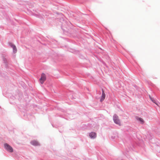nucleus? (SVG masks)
I'll return each mask as SVG.
<instances>
[{
  "label": "nucleus",
  "mask_w": 160,
  "mask_h": 160,
  "mask_svg": "<svg viewBox=\"0 0 160 160\" xmlns=\"http://www.w3.org/2000/svg\"><path fill=\"white\" fill-rule=\"evenodd\" d=\"M89 136L91 138H95L96 137V134L95 132H92L89 133Z\"/></svg>",
  "instance_id": "nucleus-5"
},
{
  "label": "nucleus",
  "mask_w": 160,
  "mask_h": 160,
  "mask_svg": "<svg viewBox=\"0 0 160 160\" xmlns=\"http://www.w3.org/2000/svg\"><path fill=\"white\" fill-rule=\"evenodd\" d=\"M149 97L151 99V100L153 102H154V101L153 100H152V98L150 96H149Z\"/></svg>",
  "instance_id": "nucleus-10"
},
{
  "label": "nucleus",
  "mask_w": 160,
  "mask_h": 160,
  "mask_svg": "<svg viewBox=\"0 0 160 160\" xmlns=\"http://www.w3.org/2000/svg\"><path fill=\"white\" fill-rule=\"evenodd\" d=\"M136 119L138 121H139L142 124H143L144 122L143 119L141 118L137 117Z\"/></svg>",
  "instance_id": "nucleus-7"
},
{
  "label": "nucleus",
  "mask_w": 160,
  "mask_h": 160,
  "mask_svg": "<svg viewBox=\"0 0 160 160\" xmlns=\"http://www.w3.org/2000/svg\"><path fill=\"white\" fill-rule=\"evenodd\" d=\"M10 46H11V47H12V48H13V46H15V45L13 44L12 43H10L9 44Z\"/></svg>",
  "instance_id": "nucleus-9"
},
{
  "label": "nucleus",
  "mask_w": 160,
  "mask_h": 160,
  "mask_svg": "<svg viewBox=\"0 0 160 160\" xmlns=\"http://www.w3.org/2000/svg\"><path fill=\"white\" fill-rule=\"evenodd\" d=\"M46 77L45 74L44 73H42L41 75V78L39 79L40 82L42 84L44 81L46 80Z\"/></svg>",
  "instance_id": "nucleus-3"
},
{
  "label": "nucleus",
  "mask_w": 160,
  "mask_h": 160,
  "mask_svg": "<svg viewBox=\"0 0 160 160\" xmlns=\"http://www.w3.org/2000/svg\"><path fill=\"white\" fill-rule=\"evenodd\" d=\"M113 120L114 122L119 126L121 125V122L118 116L116 114H114L113 116Z\"/></svg>",
  "instance_id": "nucleus-1"
},
{
  "label": "nucleus",
  "mask_w": 160,
  "mask_h": 160,
  "mask_svg": "<svg viewBox=\"0 0 160 160\" xmlns=\"http://www.w3.org/2000/svg\"><path fill=\"white\" fill-rule=\"evenodd\" d=\"M106 95L104 92V91L102 90V94L100 101L101 102L103 101L105 98Z\"/></svg>",
  "instance_id": "nucleus-6"
},
{
  "label": "nucleus",
  "mask_w": 160,
  "mask_h": 160,
  "mask_svg": "<svg viewBox=\"0 0 160 160\" xmlns=\"http://www.w3.org/2000/svg\"><path fill=\"white\" fill-rule=\"evenodd\" d=\"M13 52L15 53H16L17 51V48H16V46H13Z\"/></svg>",
  "instance_id": "nucleus-8"
},
{
  "label": "nucleus",
  "mask_w": 160,
  "mask_h": 160,
  "mask_svg": "<svg viewBox=\"0 0 160 160\" xmlns=\"http://www.w3.org/2000/svg\"><path fill=\"white\" fill-rule=\"evenodd\" d=\"M4 146L5 148L8 152H13V149L8 144L5 143L4 144Z\"/></svg>",
  "instance_id": "nucleus-2"
},
{
  "label": "nucleus",
  "mask_w": 160,
  "mask_h": 160,
  "mask_svg": "<svg viewBox=\"0 0 160 160\" xmlns=\"http://www.w3.org/2000/svg\"><path fill=\"white\" fill-rule=\"evenodd\" d=\"M31 143L33 145L38 146L40 145L39 143L37 141L33 140L31 142Z\"/></svg>",
  "instance_id": "nucleus-4"
}]
</instances>
